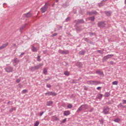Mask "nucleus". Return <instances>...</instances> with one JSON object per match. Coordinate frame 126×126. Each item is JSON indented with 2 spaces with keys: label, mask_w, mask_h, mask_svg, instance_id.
Segmentation results:
<instances>
[{
  "label": "nucleus",
  "mask_w": 126,
  "mask_h": 126,
  "mask_svg": "<svg viewBox=\"0 0 126 126\" xmlns=\"http://www.w3.org/2000/svg\"><path fill=\"white\" fill-rule=\"evenodd\" d=\"M75 27L76 31H79V32L81 31V28H80V27L77 25L76 26H75Z\"/></svg>",
  "instance_id": "nucleus-23"
},
{
  "label": "nucleus",
  "mask_w": 126,
  "mask_h": 126,
  "mask_svg": "<svg viewBox=\"0 0 126 126\" xmlns=\"http://www.w3.org/2000/svg\"><path fill=\"white\" fill-rule=\"evenodd\" d=\"M47 73H48V70H47V69H46V68H44L43 69V73H44V74H47Z\"/></svg>",
  "instance_id": "nucleus-36"
},
{
  "label": "nucleus",
  "mask_w": 126,
  "mask_h": 126,
  "mask_svg": "<svg viewBox=\"0 0 126 126\" xmlns=\"http://www.w3.org/2000/svg\"><path fill=\"white\" fill-rule=\"evenodd\" d=\"M81 111H83V109H82V107L81 106V105L80 106V107H79L77 110V113H80V112H81Z\"/></svg>",
  "instance_id": "nucleus-24"
},
{
  "label": "nucleus",
  "mask_w": 126,
  "mask_h": 126,
  "mask_svg": "<svg viewBox=\"0 0 126 126\" xmlns=\"http://www.w3.org/2000/svg\"><path fill=\"white\" fill-rule=\"evenodd\" d=\"M49 3H46L41 8L40 10L42 13H45L49 7Z\"/></svg>",
  "instance_id": "nucleus-2"
},
{
  "label": "nucleus",
  "mask_w": 126,
  "mask_h": 126,
  "mask_svg": "<svg viewBox=\"0 0 126 126\" xmlns=\"http://www.w3.org/2000/svg\"><path fill=\"white\" fill-rule=\"evenodd\" d=\"M7 104H8V105L9 104H10V101H9L7 102Z\"/></svg>",
  "instance_id": "nucleus-62"
},
{
  "label": "nucleus",
  "mask_w": 126,
  "mask_h": 126,
  "mask_svg": "<svg viewBox=\"0 0 126 126\" xmlns=\"http://www.w3.org/2000/svg\"><path fill=\"white\" fill-rule=\"evenodd\" d=\"M84 40L86 42H87V43L89 42V38H88V37L84 38Z\"/></svg>",
  "instance_id": "nucleus-46"
},
{
  "label": "nucleus",
  "mask_w": 126,
  "mask_h": 126,
  "mask_svg": "<svg viewBox=\"0 0 126 126\" xmlns=\"http://www.w3.org/2000/svg\"><path fill=\"white\" fill-rule=\"evenodd\" d=\"M65 122H66V118H65L64 120H63L62 121V124H64V123H65Z\"/></svg>",
  "instance_id": "nucleus-50"
},
{
  "label": "nucleus",
  "mask_w": 126,
  "mask_h": 126,
  "mask_svg": "<svg viewBox=\"0 0 126 126\" xmlns=\"http://www.w3.org/2000/svg\"><path fill=\"white\" fill-rule=\"evenodd\" d=\"M87 15H97V14H98V12H97V11H93L92 12H89V11H88L87 12Z\"/></svg>",
  "instance_id": "nucleus-9"
},
{
  "label": "nucleus",
  "mask_w": 126,
  "mask_h": 126,
  "mask_svg": "<svg viewBox=\"0 0 126 126\" xmlns=\"http://www.w3.org/2000/svg\"><path fill=\"white\" fill-rule=\"evenodd\" d=\"M45 96H57V94L53 92H47V93H45Z\"/></svg>",
  "instance_id": "nucleus-5"
},
{
  "label": "nucleus",
  "mask_w": 126,
  "mask_h": 126,
  "mask_svg": "<svg viewBox=\"0 0 126 126\" xmlns=\"http://www.w3.org/2000/svg\"><path fill=\"white\" fill-rule=\"evenodd\" d=\"M113 85H118V81H114L112 83Z\"/></svg>",
  "instance_id": "nucleus-45"
},
{
  "label": "nucleus",
  "mask_w": 126,
  "mask_h": 126,
  "mask_svg": "<svg viewBox=\"0 0 126 126\" xmlns=\"http://www.w3.org/2000/svg\"><path fill=\"white\" fill-rule=\"evenodd\" d=\"M6 72H12L13 71V67L11 66H8L4 68Z\"/></svg>",
  "instance_id": "nucleus-4"
},
{
  "label": "nucleus",
  "mask_w": 126,
  "mask_h": 126,
  "mask_svg": "<svg viewBox=\"0 0 126 126\" xmlns=\"http://www.w3.org/2000/svg\"><path fill=\"white\" fill-rule=\"evenodd\" d=\"M99 122L101 125H103V124H104V120L103 119L99 120Z\"/></svg>",
  "instance_id": "nucleus-43"
},
{
  "label": "nucleus",
  "mask_w": 126,
  "mask_h": 126,
  "mask_svg": "<svg viewBox=\"0 0 126 126\" xmlns=\"http://www.w3.org/2000/svg\"><path fill=\"white\" fill-rule=\"evenodd\" d=\"M110 64H114V62L111 61V62H110Z\"/></svg>",
  "instance_id": "nucleus-59"
},
{
  "label": "nucleus",
  "mask_w": 126,
  "mask_h": 126,
  "mask_svg": "<svg viewBox=\"0 0 126 126\" xmlns=\"http://www.w3.org/2000/svg\"><path fill=\"white\" fill-rule=\"evenodd\" d=\"M58 52L59 54H62L63 55H68L69 54V51L68 50H59L58 51Z\"/></svg>",
  "instance_id": "nucleus-6"
},
{
  "label": "nucleus",
  "mask_w": 126,
  "mask_h": 126,
  "mask_svg": "<svg viewBox=\"0 0 126 126\" xmlns=\"http://www.w3.org/2000/svg\"><path fill=\"white\" fill-rule=\"evenodd\" d=\"M44 65V64L43 63H40L38 65L33 66L30 68V70L31 71H35V70H37L40 68L41 66H43Z\"/></svg>",
  "instance_id": "nucleus-1"
},
{
  "label": "nucleus",
  "mask_w": 126,
  "mask_h": 126,
  "mask_svg": "<svg viewBox=\"0 0 126 126\" xmlns=\"http://www.w3.org/2000/svg\"><path fill=\"white\" fill-rule=\"evenodd\" d=\"M13 47H15L16 48H17V46H16V44L15 43H13Z\"/></svg>",
  "instance_id": "nucleus-57"
},
{
  "label": "nucleus",
  "mask_w": 126,
  "mask_h": 126,
  "mask_svg": "<svg viewBox=\"0 0 126 126\" xmlns=\"http://www.w3.org/2000/svg\"><path fill=\"white\" fill-rule=\"evenodd\" d=\"M118 108L119 109H120V108H122V109L125 108V106L123 105V104L122 103H120L118 106H117Z\"/></svg>",
  "instance_id": "nucleus-27"
},
{
  "label": "nucleus",
  "mask_w": 126,
  "mask_h": 126,
  "mask_svg": "<svg viewBox=\"0 0 126 126\" xmlns=\"http://www.w3.org/2000/svg\"><path fill=\"white\" fill-rule=\"evenodd\" d=\"M75 22H77V20H75L74 21V23H75Z\"/></svg>",
  "instance_id": "nucleus-63"
},
{
  "label": "nucleus",
  "mask_w": 126,
  "mask_h": 126,
  "mask_svg": "<svg viewBox=\"0 0 126 126\" xmlns=\"http://www.w3.org/2000/svg\"><path fill=\"white\" fill-rule=\"evenodd\" d=\"M53 101H47L46 103V105L47 106H52L53 105Z\"/></svg>",
  "instance_id": "nucleus-22"
},
{
  "label": "nucleus",
  "mask_w": 126,
  "mask_h": 126,
  "mask_svg": "<svg viewBox=\"0 0 126 126\" xmlns=\"http://www.w3.org/2000/svg\"><path fill=\"white\" fill-rule=\"evenodd\" d=\"M111 95V94L109 92H106L104 94V97H109V96Z\"/></svg>",
  "instance_id": "nucleus-30"
},
{
  "label": "nucleus",
  "mask_w": 126,
  "mask_h": 126,
  "mask_svg": "<svg viewBox=\"0 0 126 126\" xmlns=\"http://www.w3.org/2000/svg\"><path fill=\"white\" fill-rule=\"evenodd\" d=\"M89 20H91V21H94V20H95V16H93L92 17H90L89 18Z\"/></svg>",
  "instance_id": "nucleus-26"
},
{
  "label": "nucleus",
  "mask_w": 126,
  "mask_h": 126,
  "mask_svg": "<svg viewBox=\"0 0 126 126\" xmlns=\"http://www.w3.org/2000/svg\"><path fill=\"white\" fill-rule=\"evenodd\" d=\"M97 90H101V89H102V87H98L97 88H96Z\"/></svg>",
  "instance_id": "nucleus-55"
},
{
  "label": "nucleus",
  "mask_w": 126,
  "mask_h": 126,
  "mask_svg": "<svg viewBox=\"0 0 126 126\" xmlns=\"http://www.w3.org/2000/svg\"><path fill=\"white\" fill-rule=\"evenodd\" d=\"M13 111H16V108L14 107V108H11V109L9 110V112L10 113H12V112H13Z\"/></svg>",
  "instance_id": "nucleus-31"
},
{
  "label": "nucleus",
  "mask_w": 126,
  "mask_h": 126,
  "mask_svg": "<svg viewBox=\"0 0 126 126\" xmlns=\"http://www.w3.org/2000/svg\"><path fill=\"white\" fill-rule=\"evenodd\" d=\"M68 5L67 4V3H64V4H63L62 7L65 8V7H67Z\"/></svg>",
  "instance_id": "nucleus-37"
},
{
  "label": "nucleus",
  "mask_w": 126,
  "mask_h": 126,
  "mask_svg": "<svg viewBox=\"0 0 126 126\" xmlns=\"http://www.w3.org/2000/svg\"><path fill=\"white\" fill-rule=\"evenodd\" d=\"M84 90H85L86 91H87V90H88V87H86V86H84Z\"/></svg>",
  "instance_id": "nucleus-52"
},
{
  "label": "nucleus",
  "mask_w": 126,
  "mask_h": 126,
  "mask_svg": "<svg viewBox=\"0 0 126 126\" xmlns=\"http://www.w3.org/2000/svg\"><path fill=\"white\" fill-rule=\"evenodd\" d=\"M8 46V42H6L3 44L1 46H0V50H3L4 48H6Z\"/></svg>",
  "instance_id": "nucleus-13"
},
{
  "label": "nucleus",
  "mask_w": 126,
  "mask_h": 126,
  "mask_svg": "<svg viewBox=\"0 0 126 126\" xmlns=\"http://www.w3.org/2000/svg\"><path fill=\"white\" fill-rule=\"evenodd\" d=\"M110 111V108L106 106V107H104L103 108V113L104 114V115H108V114H109V112Z\"/></svg>",
  "instance_id": "nucleus-7"
},
{
  "label": "nucleus",
  "mask_w": 126,
  "mask_h": 126,
  "mask_svg": "<svg viewBox=\"0 0 126 126\" xmlns=\"http://www.w3.org/2000/svg\"><path fill=\"white\" fill-rule=\"evenodd\" d=\"M64 75H66V76H69V75H70V73L67 71L64 72Z\"/></svg>",
  "instance_id": "nucleus-29"
},
{
  "label": "nucleus",
  "mask_w": 126,
  "mask_h": 126,
  "mask_svg": "<svg viewBox=\"0 0 126 126\" xmlns=\"http://www.w3.org/2000/svg\"><path fill=\"white\" fill-rule=\"evenodd\" d=\"M61 29H63V26H60L59 27V30H61Z\"/></svg>",
  "instance_id": "nucleus-58"
},
{
  "label": "nucleus",
  "mask_w": 126,
  "mask_h": 126,
  "mask_svg": "<svg viewBox=\"0 0 126 126\" xmlns=\"http://www.w3.org/2000/svg\"><path fill=\"white\" fill-rule=\"evenodd\" d=\"M111 57H114V55H108L106 56H104L103 59L104 60H108V59H110Z\"/></svg>",
  "instance_id": "nucleus-17"
},
{
  "label": "nucleus",
  "mask_w": 126,
  "mask_h": 126,
  "mask_svg": "<svg viewBox=\"0 0 126 126\" xmlns=\"http://www.w3.org/2000/svg\"><path fill=\"white\" fill-rule=\"evenodd\" d=\"M52 6L53 7H54V6H55V3H54L52 5Z\"/></svg>",
  "instance_id": "nucleus-61"
},
{
  "label": "nucleus",
  "mask_w": 126,
  "mask_h": 126,
  "mask_svg": "<svg viewBox=\"0 0 126 126\" xmlns=\"http://www.w3.org/2000/svg\"><path fill=\"white\" fill-rule=\"evenodd\" d=\"M28 92V91L27 90H23V91H22V94H25Z\"/></svg>",
  "instance_id": "nucleus-35"
},
{
  "label": "nucleus",
  "mask_w": 126,
  "mask_h": 126,
  "mask_svg": "<svg viewBox=\"0 0 126 126\" xmlns=\"http://www.w3.org/2000/svg\"><path fill=\"white\" fill-rule=\"evenodd\" d=\"M21 81V79H17L16 80V82H17V83H19V82H20Z\"/></svg>",
  "instance_id": "nucleus-47"
},
{
  "label": "nucleus",
  "mask_w": 126,
  "mask_h": 126,
  "mask_svg": "<svg viewBox=\"0 0 126 126\" xmlns=\"http://www.w3.org/2000/svg\"><path fill=\"white\" fill-rule=\"evenodd\" d=\"M81 106L83 109V111H85V110H87V109H88V105L87 104H83L81 105Z\"/></svg>",
  "instance_id": "nucleus-14"
},
{
  "label": "nucleus",
  "mask_w": 126,
  "mask_h": 126,
  "mask_svg": "<svg viewBox=\"0 0 126 126\" xmlns=\"http://www.w3.org/2000/svg\"><path fill=\"white\" fill-rule=\"evenodd\" d=\"M41 56L40 55L38 56L37 57V60L38 62H41Z\"/></svg>",
  "instance_id": "nucleus-39"
},
{
  "label": "nucleus",
  "mask_w": 126,
  "mask_h": 126,
  "mask_svg": "<svg viewBox=\"0 0 126 126\" xmlns=\"http://www.w3.org/2000/svg\"><path fill=\"white\" fill-rule=\"evenodd\" d=\"M46 87H47V88H51L52 87V86L51 85V84H47L46 85Z\"/></svg>",
  "instance_id": "nucleus-48"
},
{
  "label": "nucleus",
  "mask_w": 126,
  "mask_h": 126,
  "mask_svg": "<svg viewBox=\"0 0 126 126\" xmlns=\"http://www.w3.org/2000/svg\"><path fill=\"white\" fill-rule=\"evenodd\" d=\"M88 84L91 85H98V84H101V82L97 81H88L87 82Z\"/></svg>",
  "instance_id": "nucleus-3"
},
{
  "label": "nucleus",
  "mask_w": 126,
  "mask_h": 126,
  "mask_svg": "<svg viewBox=\"0 0 126 126\" xmlns=\"http://www.w3.org/2000/svg\"><path fill=\"white\" fill-rule=\"evenodd\" d=\"M125 3L126 4V0H125Z\"/></svg>",
  "instance_id": "nucleus-64"
},
{
  "label": "nucleus",
  "mask_w": 126,
  "mask_h": 126,
  "mask_svg": "<svg viewBox=\"0 0 126 126\" xmlns=\"http://www.w3.org/2000/svg\"><path fill=\"white\" fill-rule=\"evenodd\" d=\"M89 35H90V36H92L93 35L95 36V35H96V33L95 32H90Z\"/></svg>",
  "instance_id": "nucleus-34"
},
{
  "label": "nucleus",
  "mask_w": 126,
  "mask_h": 126,
  "mask_svg": "<svg viewBox=\"0 0 126 126\" xmlns=\"http://www.w3.org/2000/svg\"><path fill=\"white\" fill-rule=\"evenodd\" d=\"M123 104H126V99H123Z\"/></svg>",
  "instance_id": "nucleus-56"
},
{
  "label": "nucleus",
  "mask_w": 126,
  "mask_h": 126,
  "mask_svg": "<svg viewBox=\"0 0 126 126\" xmlns=\"http://www.w3.org/2000/svg\"><path fill=\"white\" fill-rule=\"evenodd\" d=\"M57 35H58V33H53L52 35H51L50 36V37H55V36H57Z\"/></svg>",
  "instance_id": "nucleus-49"
},
{
  "label": "nucleus",
  "mask_w": 126,
  "mask_h": 126,
  "mask_svg": "<svg viewBox=\"0 0 126 126\" xmlns=\"http://www.w3.org/2000/svg\"><path fill=\"white\" fill-rule=\"evenodd\" d=\"M32 52H36L37 51V48L36 47H35L34 46H32Z\"/></svg>",
  "instance_id": "nucleus-25"
},
{
  "label": "nucleus",
  "mask_w": 126,
  "mask_h": 126,
  "mask_svg": "<svg viewBox=\"0 0 126 126\" xmlns=\"http://www.w3.org/2000/svg\"><path fill=\"white\" fill-rule=\"evenodd\" d=\"M79 55H81V56H83V55H84V54H85V50H82L79 51Z\"/></svg>",
  "instance_id": "nucleus-28"
},
{
  "label": "nucleus",
  "mask_w": 126,
  "mask_h": 126,
  "mask_svg": "<svg viewBox=\"0 0 126 126\" xmlns=\"http://www.w3.org/2000/svg\"><path fill=\"white\" fill-rule=\"evenodd\" d=\"M107 0H102L100 3H99L98 4V5L99 6V7H101V6H103V5H104V4H105V3H104L103 2V1H107Z\"/></svg>",
  "instance_id": "nucleus-18"
},
{
  "label": "nucleus",
  "mask_w": 126,
  "mask_h": 126,
  "mask_svg": "<svg viewBox=\"0 0 126 126\" xmlns=\"http://www.w3.org/2000/svg\"><path fill=\"white\" fill-rule=\"evenodd\" d=\"M97 52L99 53V54H101V55H102V54H104V52L102 50H97Z\"/></svg>",
  "instance_id": "nucleus-41"
},
{
  "label": "nucleus",
  "mask_w": 126,
  "mask_h": 126,
  "mask_svg": "<svg viewBox=\"0 0 126 126\" xmlns=\"http://www.w3.org/2000/svg\"><path fill=\"white\" fill-rule=\"evenodd\" d=\"M75 65L78 66V67H82V63L81 62H78L75 64Z\"/></svg>",
  "instance_id": "nucleus-19"
},
{
  "label": "nucleus",
  "mask_w": 126,
  "mask_h": 126,
  "mask_svg": "<svg viewBox=\"0 0 126 126\" xmlns=\"http://www.w3.org/2000/svg\"><path fill=\"white\" fill-rule=\"evenodd\" d=\"M24 55H25V52L22 53L20 55V58H21V57H22V56H24Z\"/></svg>",
  "instance_id": "nucleus-53"
},
{
  "label": "nucleus",
  "mask_w": 126,
  "mask_h": 126,
  "mask_svg": "<svg viewBox=\"0 0 126 126\" xmlns=\"http://www.w3.org/2000/svg\"><path fill=\"white\" fill-rule=\"evenodd\" d=\"M96 97L97 99H102V98L103 97V94H98L97 95H96Z\"/></svg>",
  "instance_id": "nucleus-20"
},
{
  "label": "nucleus",
  "mask_w": 126,
  "mask_h": 126,
  "mask_svg": "<svg viewBox=\"0 0 126 126\" xmlns=\"http://www.w3.org/2000/svg\"><path fill=\"white\" fill-rule=\"evenodd\" d=\"M94 111V108H91V109L89 110L90 113H92Z\"/></svg>",
  "instance_id": "nucleus-51"
},
{
  "label": "nucleus",
  "mask_w": 126,
  "mask_h": 126,
  "mask_svg": "<svg viewBox=\"0 0 126 126\" xmlns=\"http://www.w3.org/2000/svg\"><path fill=\"white\" fill-rule=\"evenodd\" d=\"M79 13L81 14H83V13H82V11L81 10L79 11Z\"/></svg>",
  "instance_id": "nucleus-60"
},
{
  "label": "nucleus",
  "mask_w": 126,
  "mask_h": 126,
  "mask_svg": "<svg viewBox=\"0 0 126 126\" xmlns=\"http://www.w3.org/2000/svg\"><path fill=\"white\" fill-rule=\"evenodd\" d=\"M104 13H105L106 15H107V16H111V14H112V12L111 11H105Z\"/></svg>",
  "instance_id": "nucleus-21"
},
{
  "label": "nucleus",
  "mask_w": 126,
  "mask_h": 126,
  "mask_svg": "<svg viewBox=\"0 0 126 126\" xmlns=\"http://www.w3.org/2000/svg\"><path fill=\"white\" fill-rule=\"evenodd\" d=\"M27 25V23H26L21 27V28L20 29V32H21V33H22V31H23V30H24V28L26 27Z\"/></svg>",
  "instance_id": "nucleus-16"
},
{
  "label": "nucleus",
  "mask_w": 126,
  "mask_h": 126,
  "mask_svg": "<svg viewBox=\"0 0 126 126\" xmlns=\"http://www.w3.org/2000/svg\"><path fill=\"white\" fill-rule=\"evenodd\" d=\"M69 20H70V17H68L65 19V22H68V21H69Z\"/></svg>",
  "instance_id": "nucleus-40"
},
{
  "label": "nucleus",
  "mask_w": 126,
  "mask_h": 126,
  "mask_svg": "<svg viewBox=\"0 0 126 126\" xmlns=\"http://www.w3.org/2000/svg\"><path fill=\"white\" fill-rule=\"evenodd\" d=\"M67 109H71V108H72V104H69L67 105Z\"/></svg>",
  "instance_id": "nucleus-38"
},
{
  "label": "nucleus",
  "mask_w": 126,
  "mask_h": 126,
  "mask_svg": "<svg viewBox=\"0 0 126 126\" xmlns=\"http://www.w3.org/2000/svg\"><path fill=\"white\" fill-rule=\"evenodd\" d=\"M98 27H105L106 26V24L104 22H99L97 23Z\"/></svg>",
  "instance_id": "nucleus-10"
},
{
  "label": "nucleus",
  "mask_w": 126,
  "mask_h": 126,
  "mask_svg": "<svg viewBox=\"0 0 126 126\" xmlns=\"http://www.w3.org/2000/svg\"><path fill=\"white\" fill-rule=\"evenodd\" d=\"M121 121V119H120L119 118H116L114 120V122H115V123H120V122Z\"/></svg>",
  "instance_id": "nucleus-32"
},
{
  "label": "nucleus",
  "mask_w": 126,
  "mask_h": 126,
  "mask_svg": "<svg viewBox=\"0 0 126 126\" xmlns=\"http://www.w3.org/2000/svg\"><path fill=\"white\" fill-rule=\"evenodd\" d=\"M18 63H19V60L17 58H15L13 60V64L14 66L17 65L18 64Z\"/></svg>",
  "instance_id": "nucleus-8"
},
{
  "label": "nucleus",
  "mask_w": 126,
  "mask_h": 126,
  "mask_svg": "<svg viewBox=\"0 0 126 126\" xmlns=\"http://www.w3.org/2000/svg\"><path fill=\"white\" fill-rule=\"evenodd\" d=\"M43 114H44V111L39 113L40 117H42V116H43Z\"/></svg>",
  "instance_id": "nucleus-54"
},
{
  "label": "nucleus",
  "mask_w": 126,
  "mask_h": 126,
  "mask_svg": "<svg viewBox=\"0 0 126 126\" xmlns=\"http://www.w3.org/2000/svg\"><path fill=\"white\" fill-rule=\"evenodd\" d=\"M81 23H84V20H83V19H78L77 20V22L74 26H77V25H79V24H81Z\"/></svg>",
  "instance_id": "nucleus-11"
},
{
  "label": "nucleus",
  "mask_w": 126,
  "mask_h": 126,
  "mask_svg": "<svg viewBox=\"0 0 126 126\" xmlns=\"http://www.w3.org/2000/svg\"><path fill=\"white\" fill-rule=\"evenodd\" d=\"M39 124H40V123H39V122L38 121L35 122V123L34 124V126H39Z\"/></svg>",
  "instance_id": "nucleus-44"
},
{
  "label": "nucleus",
  "mask_w": 126,
  "mask_h": 126,
  "mask_svg": "<svg viewBox=\"0 0 126 126\" xmlns=\"http://www.w3.org/2000/svg\"><path fill=\"white\" fill-rule=\"evenodd\" d=\"M70 115V111L69 110L65 111L63 112V115L67 116H69Z\"/></svg>",
  "instance_id": "nucleus-15"
},
{
  "label": "nucleus",
  "mask_w": 126,
  "mask_h": 126,
  "mask_svg": "<svg viewBox=\"0 0 126 126\" xmlns=\"http://www.w3.org/2000/svg\"><path fill=\"white\" fill-rule=\"evenodd\" d=\"M95 73H96V74H98V75H100L102 77H103L104 76V73L101 70H97L95 71Z\"/></svg>",
  "instance_id": "nucleus-12"
},
{
  "label": "nucleus",
  "mask_w": 126,
  "mask_h": 126,
  "mask_svg": "<svg viewBox=\"0 0 126 126\" xmlns=\"http://www.w3.org/2000/svg\"><path fill=\"white\" fill-rule=\"evenodd\" d=\"M55 121H59V118L57 117V116H53Z\"/></svg>",
  "instance_id": "nucleus-42"
},
{
  "label": "nucleus",
  "mask_w": 126,
  "mask_h": 126,
  "mask_svg": "<svg viewBox=\"0 0 126 126\" xmlns=\"http://www.w3.org/2000/svg\"><path fill=\"white\" fill-rule=\"evenodd\" d=\"M31 15L32 14L30 12H28L27 14H25V16H26V17H30Z\"/></svg>",
  "instance_id": "nucleus-33"
}]
</instances>
